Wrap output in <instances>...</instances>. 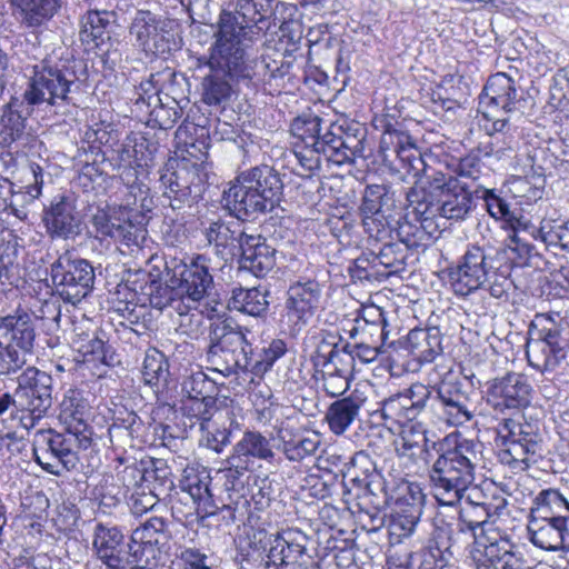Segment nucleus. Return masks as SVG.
Masks as SVG:
<instances>
[{
    "label": "nucleus",
    "instance_id": "nucleus-36",
    "mask_svg": "<svg viewBox=\"0 0 569 569\" xmlns=\"http://www.w3.org/2000/svg\"><path fill=\"white\" fill-rule=\"evenodd\" d=\"M239 250V269L257 278L266 277L276 267L277 250L260 234H247Z\"/></svg>",
    "mask_w": 569,
    "mask_h": 569
},
{
    "label": "nucleus",
    "instance_id": "nucleus-58",
    "mask_svg": "<svg viewBox=\"0 0 569 569\" xmlns=\"http://www.w3.org/2000/svg\"><path fill=\"white\" fill-rule=\"evenodd\" d=\"M411 137L388 126L381 134L379 144V156L385 167L395 168L398 166V159L401 158L403 149L411 146Z\"/></svg>",
    "mask_w": 569,
    "mask_h": 569
},
{
    "label": "nucleus",
    "instance_id": "nucleus-61",
    "mask_svg": "<svg viewBox=\"0 0 569 569\" xmlns=\"http://www.w3.org/2000/svg\"><path fill=\"white\" fill-rule=\"evenodd\" d=\"M163 22L164 20L158 18L151 11L139 10L131 21L129 33L134 38L137 46L144 50L156 32L162 30Z\"/></svg>",
    "mask_w": 569,
    "mask_h": 569
},
{
    "label": "nucleus",
    "instance_id": "nucleus-21",
    "mask_svg": "<svg viewBox=\"0 0 569 569\" xmlns=\"http://www.w3.org/2000/svg\"><path fill=\"white\" fill-rule=\"evenodd\" d=\"M309 537L297 528H288L268 537V569H318L319 563L308 552Z\"/></svg>",
    "mask_w": 569,
    "mask_h": 569
},
{
    "label": "nucleus",
    "instance_id": "nucleus-39",
    "mask_svg": "<svg viewBox=\"0 0 569 569\" xmlns=\"http://www.w3.org/2000/svg\"><path fill=\"white\" fill-rule=\"evenodd\" d=\"M90 406L84 392L77 388L64 391L59 405L58 419L66 430L91 438V430L87 423Z\"/></svg>",
    "mask_w": 569,
    "mask_h": 569
},
{
    "label": "nucleus",
    "instance_id": "nucleus-22",
    "mask_svg": "<svg viewBox=\"0 0 569 569\" xmlns=\"http://www.w3.org/2000/svg\"><path fill=\"white\" fill-rule=\"evenodd\" d=\"M325 159L335 164L353 162L356 158H367V128L358 121L343 120L327 124Z\"/></svg>",
    "mask_w": 569,
    "mask_h": 569
},
{
    "label": "nucleus",
    "instance_id": "nucleus-64",
    "mask_svg": "<svg viewBox=\"0 0 569 569\" xmlns=\"http://www.w3.org/2000/svg\"><path fill=\"white\" fill-rule=\"evenodd\" d=\"M146 482L153 492L166 498L174 489L172 472L167 462L162 459H152L147 468Z\"/></svg>",
    "mask_w": 569,
    "mask_h": 569
},
{
    "label": "nucleus",
    "instance_id": "nucleus-15",
    "mask_svg": "<svg viewBox=\"0 0 569 569\" xmlns=\"http://www.w3.org/2000/svg\"><path fill=\"white\" fill-rule=\"evenodd\" d=\"M36 327L31 315L17 311L0 317V376H10L23 368L33 355Z\"/></svg>",
    "mask_w": 569,
    "mask_h": 569
},
{
    "label": "nucleus",
    "instance_id": "nucleus-1",
    "mask_svg": "<svg viewBox=\"0 0 569 569\" xmlns=\"http://www.w3.org/2000/svg\"><path fill=\"white\" fill-rule=\"evenodd\" d=\"M408 218L399 236L410 248L430 247L446 220H463L471 210L472 192L452 174L441 172L428 187H412L406 193Z\"/></svg>",
    "mask_w": 569,
    "mask_h": 569
},
{
    "label": "nucleus",
    "instance_id": "nucleus-51",
    "mask_svg": "<svg viewBox=\"0 0 569 569\" xmlns=\"http://www.w3.org/2000/svg\"><path fill=\"white\" fill-rule=\"evenodd\" d=\"M269 292L260 288H233L228 300V309L241 313L260 317L268 310Z\"/></svg>",
    "mask_w": 569,
    "mask_h": 569
},
{
    "label": "nucleus",
    "instance_id": "nucleus-24",
    "mask_svg": "<svg viewBox=\"0 0 569 569\" xmlns=\"http://www.w3.org/2000/svg\"><path fill=\"white\" fill-rule=\"evenodd\" d=\"M271 2L272 0H237L236 12H220L216 32L222 30L224 14H229L231 27L234 29V40H239L240 43L253 42L269 28L267 14L271 10Z\"/></svg>",
    "mask_w": 569,
    "mask_h": 569
},
{
    "label": "nucleus",
    "instance_id": "nucleus-52",
    "mask_svg": "<svg viewBox=\"0 0 569 569\" xmlns=\"http://www.w3.org/2000/svg\"><path fill=\"white\" fill-rule=\"evenodd\" d=\"M531 387L528 378L519 372L508 371L500 379V406L508 409H521L530 402Z\"/></svg>",
    "mask_w": 569,
    "mask_h": 569
},
{
    "label": "nucleus",
    "instance_id": "nucleus-50",
    "mask_svg": "<svg viewBox=\"0 0 569 569\" xmlns=\"http://www.w3.org/2000/svg\"><path fill=\"white\" fill-rule=\"evenodd\" d=\"M396 192L387 184H368L362 193L360 212L363 216L388 217L397 209Z\"/></svg>",
    "mask_w": 569,
    "mask_h": 569
},
{
    "label": "nucleus",
    "instance_id": "nucleus-42",
    "mask_svg": "<svg viewBox=\"0 0 569 569\" xmlns=\"http://www.w3.org/2000/svg\"><path fill=\"white\" fill-rule=\"evenodd\" d=\"M356 503L353 512L357 515L361 528L369 533H376L385 528L387 521V495L377 491V498L371 493L355 492Z\"/></svg>",
    "mask_w": 569,
    "mask_h": 569
},
{
    "label": "nucleus",
    "instance_id": "nucleus-59",
    "mask_svg": "<svg viewBox=\"0 0 569 569\" xmlns=\"http://www.w3.org/2000/svg\"><path fill=\"white\" fill-rule=\"evenodd\" d=\"M100 162L108 166L111 171H118L119 174L127 169L139 170L137 166V149H133L130 133L121 141L119 140L101 154Z\"/></svg>",
    "mask_w": 569,
    "mask_h": 569
},
{
    "label": "nucleus",
    "instance_id": "nucleus-17",
    "mask_svg": "<svg viewBox=\"0 0 569 569\" xmlns=\"http://www.w3.org/2000/svg\"><path fill=\"white\" fill-rule=\"evenodd\" d=\"M52 377L36 367H28L18 378L17 409L23 429L30 430L52 406Z\"/></svg>",
    "mask_w": 569,
    "mask_h": 569
},
{
    "label": "nucleus",
    "instance_id": "nucleus-16",
    "mask_svg": "<svg viewBox=\"0 0 569 569\" xmlns=\"http://www.w3.org/2000/svg\"><path fill=\"white\" fill-rule=\"evenodd\" d=\"M50 278L56 293L76 306L92 292L96 273L89 260L67 250L51 263Z\"/></svg>",
    "mask_w": 569,
    "mask_h": 569
},
{
    "label": "nucleus",
    "instance_id": "nucleus-60",
    "mask_svg": "<svg viewBox=\"0 0 569 569\" xmlns=\"http://www.w3.org/2000/svg\"><path fill=\"white\" fill-rule=\"evenodd\" d=\"M496 93L495 76H491L479 96L477 109L479 126L488 136H493L498 131V102Z\"/></svg>",
    "mask_w": 569,
    "mask_h": 569
},
{
    "label": "nucleus",
    "instance_id": "nucleus-46",
    "mask_svg": "<svg viewBox=\"0 0 569 569\" xmlns=\"http://www.w3.org/2000/svg\"><path fill=\"white\" fill-rule=\"evenodd\" d=\"M408 348L420 363L432 362L442 353V335L438 327L416 328L408 333Z\"/></svg>",
    "mask_w": 569,
    "mask_h": 569
},
{
    "label": "nucleus",
    "instance_id": "nucleus-33",
    "mask_svg": "<svg viewBox=\"0 0 569 569\" xmlns=\"http://www.w3.org/2000/svg\"><path fill=\"white\" fill-rule=\"evenodd\" d=\"M211 477L206 468L187 467L179 480V487L196 506L197 516L201 519L214 516L221 510L210 489Z\"/></svg>",
    "mask_w": 569,
    "mask_h": 569
},
{
    "label": "nucleus",
    "instance_id": "nucleus-56",
    "mask_svg": "<svg viewBox=\"0 0 569 569\" xmlns=\"http://www.w3.org/2000/svg\"><path fill=\"white\" fill-rule=\"evenodd\" d=\"M170 377L169 361L163 352L152 349L146 353L142 366V378L158 395L163 392Z\"/></svg>",
    "mask_w": 569,
    "mask_h": 569
},
{
    "label": "nucleus",
    "instance_id": "nucleus-25",
    "mask_svg": "<svg viewBox=\"0 0 569 569\" xmlns=\"http://www.w3.org/2000/svg\"><path fill=\"white\" fill-rule=\"evenodd\" d=\"M426 496L418 483H407L402 493L396 499L390 515L387 533L391 545L399 543L402 538L409 537L418 525Z\"/></svg>",
    "mask_w": 569,
    "mask_h": 569
},
{
    "label": "nucleus",
    "instance_id": "nucleus-57",
    "mask_svg": "<svg viewBox=\"0 0 569 569\" xmlns=\"http://www.w3.org/2000/svg\"><path fill=\"white\" fill-rule=\"evenodd\" d=\"M119 140V132L114 124L99 121L89 126L82 136L81 149L89 151L91 156H98L104 152L102 147L111 148Z\"/></svg>",
    "mask_w": 569,
    "mask_h": 569
},
{
    "label": "nucleus",
    "instance_id": "nucleus-20",
    "mask_svg": "<svg viewBox=\"0 0 569 569\" xmlns=\"http://www.w3.org/2000/svg\"><path fill=\"white\" fill-rule=\"evenodd\" d=\"M495 482L481 485L492 486ZM483 488H481L482 490ZM480 488H473L471 495L467 497L468 503L472 506L475 519H463L461 512L460 518L466 527L473 532L477 557V569H498V527L496 520H491L489 505L486 501H473L472 497H477Z\"/></svg>",
    "mask_w": 569,
    "mask_h": 569
},
{
    "label": "nucleus",
    "instance_id": "nucleus-18",
    "mask_svg": "<svg viewBox=\"0 0 569 569\" xmlns=\"http://www.w3.org/2000/svg\"><path fill=\"white\" fill-rule=\"evenodd\" d=\"M313 362V379L329 397L342 396L353 375L352 357L339 349L338 343L323 339L318 346Z\"/></svg>",
    "mask_w": 569,
    "mask_h": 569
},
{
    "label": "nucleus",
    "instance_id": "nucleus-37",
    "mask_svg": "<svg viewBox=\"0 0 569 569\" xmlns=\"http://www.w3.org/2000/svg\"><path fill=\"white\" fill-rule=\"evenodd\" d=\"M412 218H408V212L403 216V221L397 222L396 239L382 243L378 251L371 250L373 264L382 267L385 270L380 271L382 278L402 272L406 269L409 252H423L428 247L410 248L405 239L399 236L401 226Z\"/></svg>",
    "mask_w": 569,
    "mask_h": 569
},
{
    "label": "nucleus",
    "instance_id": "nucleus-63",
    "mask_svg": "<svg viewBox=\"0 0 569 569\" xmlns=\"http://www.w3.org/2000/svg\"><path fill=\"white\" fill-rule=\"evenodd\" d=\"M254 503L257 510L268 508L278 497L277 483L268 476L254 475L247 490V498Z\"/></svg>",
    "mask_w": 569,
    "mask_h": 569
},
{
    "label": "nucleus",
    "instance_id": "nucleus-47",
    "mask_svg": "<svg viewBox=\"0 0 569 569\" xmlns=\"http://www.w3.org/2000/svg\"><path fill=\"white\" fill-rule=\"evenodd\" d=\"M365 399L351 393L348 397L333 401L327 409L325 420L329 429L336 436L343 435L347 429L359 418Z\"/></svg>",
    "mask_w": 569,
    "mask_h": 569
},
{
    "label": "nucleus",
    "instance_id": "nucleus-4",
    "mask_svg": "<svg viewBox=\"0 0 569 569\" xmlns=\"http://www.w3.org/2000/svg\"><path fill=\"white\" fill-rule=\"evenodd\" d=\"M431 395L428 386L416 382L383 399L380 408L372 413L375 417L379 416L385 423L401 427L396 446L398 457L413 459L432 448L433 441L429 440L426 426L416 421L426 410Z\"/></svg>",
    "mask_w": 569,
    "mask_h": 569
},
{
    "label": "nucleus",
    "instance_id": "nucleus-19",
    "mask_svg": "<svg viewBox=\"0 0 569 569\" xmlns=\"http://www.w3.org/2000/svg\"><path fill=\"white\" fill-rule=\"evenodd\" d=\"M210 259L204 254L189 258L170 257L162 262L167 280L177 283L184 300L199 302L213 287V277L209 271Z\"/></svg>",
    "mask_w": 569,
    "mask_h": 569
},
{
    "label": "nucleus",
    "instance_id": "nucleus-27",
    "mask_svg": "<svg viewBox=\"0 0 569 569\" xmlns=\"http://www.w3.org/2000/svg\"><path fill=\"white\" fill-rule=\"evenodd\" d=\"M92 548L108 569H138L132 542L124 541V536L117 526L98 522L93 529Z\"/></svg>",
    "mask_w": 569,
    "mask_h": 569
},
{
    "label": "nucleus",
    "instance_id": "nucleus-43",
    "mask_svg": "<svg viewBox=\"0 0 569 569\" xmlns=\"http://www.w3.org/2000/svg\"><path fill=\"white\" fill-rule=\"evenodd\" d=\"M253 469L254 461L272 462L276 458L270 439L259 431L247 430L242 438L233 446L230 455Z\"/></svg>",
    "mask_w": 569,
    "mask_h": 569
},
{
    "label": "nucleus",
    "instance_id": "nucleus-9",
    "mask_svg": "<svg viewBox=\"0 0 569 569\" xmlns=\"http://www.w3.org/2000/svg\"><path fill=\"white\" fill-rule=\"evenodd\" d=\"M249 330L231 319H218L209 327L206 360L208 369L223 377L250 372L251 342Z\"/></svg>",
    "mask_w": 569,
    "mask_h": 569
},
{
    "label": "nucleus",
    "instance_id": "nucleus-34",
    "mask_svg": "<svg viewBox=\"0 0 569 569\" xmlns=\"http://www.w3.org/2000/svg\"><path fill=\"white\" fill-rule=\"evenodd\" d=\"M176 78V72L167 68L162 71L150 73L139 86L134 87L132 97L130 98L131 113L133 117L143 121L146 112L157 102L161 101L163 93H167V91L171 89Z\"/></svg>",
    "mask_w": 569,
    "mask_h": 569
},
{
    "label": "nucleus",
    "instance_id": "nucleus-26",
    "mask_svg": "<svg viewBox=\"0 0 569 569\" xmlns=\"http://www.w3.org/2000/svg\"><path fill=\"white\" fill-rule=\"evenodd\" d=\"M114 23V13L111 11L90 10L80 21V41L88 50H94L106 61L116 62L120 58L111 33Z\"/></svg>",
    "mask_w": 569,
    "mask_h": 569
},
{
    "label": "nucleus",
    "instance_id": "nucleus-40",
    "mask_svg": "<svg viewBox=\"0 0 569 569\" xmlns=\"http://www.w3.org/2000/svg\"><path fill=\"white\" fill-rule=\"evenodd\" d=\"M348 475L352 485V488L348 489L349 493L353 489L356 492L371 493L376 498L377 491L383 493L382 476L378 471L376 462L366 450L357 451L352 456Z\"/></svg>",
    "mask_w": 569,
    "mask_h": 569
},
{
    "label": "nucleus",
    "instance_id": "nucleus-10",
    "mask_svg": "<svg viewBox=\"0 0 569 569\" xmlns=\"http://www.w3.org/2000/svg\"><path fill=\"white\" fill-rule=\"evenodd\" d=\"M247 43L237 40V56L228 60L233 71L242 76L253 87H262L269 93H280L287 84H292L295 79L297 48L283 50L276 49L263 52L260 57L249 59Z\"/></svg>",
    "mask_w": 569,
    "mask_h": 569
},
{
    "label": "nucleus",
    "instance_id": "nucleus-31",
    "mask_svg": "<svg viewBox=\"0 0 569 569\" xmlns=\"http://www.w3.org/2000/svg\"><path fill=\"white\" fill-rule=\"evenodd\" d=\"M279 450L290 462H302L316 456L321 446L319 432L290 423H282L277 430Z\"/></svg>",
    "mask_w": 569,
    "mask_h": 569
},
{
    "label": "nucleus",
    "instance_id": "nucleus-54",
    "mask_svg": "<svg viewBox=\"0 0 569 569\" xmlns=\"http://www.w3.org/2000/svg\"><path fill=\"white\" fill-rule=\"evenodd\" d=\"M172 88L163 93L160 102H157L146 112L143 121L152 128L168 130L174 127L177 121L182 117L183 109L180 102L171 93Z\"/></svg>",
    "mask_w": 569,
    "mask_h": 569
},
{
    "label": "nucleus",
    "instance_id": "nucleus-49",
    "mask_svg": "<svg viewBox=\"0 0 569 569\" xmlns=\"http://www.w3.org/2000/svg\"><path fill=\"white\" fill-rule=\"evenodd\" d=\"M503 426L500 429V445L506 447L500 449V462L509 463L510 458L526 456L529 452V432H525L519 420L513 418H503Z\"/></svg>",
    "mask_w": 569,
    "mask_h": 569
},
{
    "label": "nucleus",
    "instance_id": "nucleus-3",
    "mask_svg": "<svg viewBox=\"0 0 569 569\" xmlns=\"http://www.w3.org/2000/svg\"><path fill=\"white\" fill-rule=\"evenodd\" d=\"M496 371L495 362H482L476 367V372L470 377H462L460 371L448 369L440 375V380L435 385L439 401L440 418L450 426H462L472 419L470 398L465 389V379H477L482 388L480 402V419L478 423L487 426L496 421L495 412L498 409V378L491 373Z\"/></svg>",
    "mask_w": 569,
    "mask_h": 569
},
{
    "label": "nucleus",
    "instance_id": "nucleus-45",
    "mask_svg": "<svg viewBox=\"0 0 569 569\" xmlns=\"http://www.w3.org/2000/svg\"><path fill=\"white\" fill-rule=\"evenodd\" d=\"M397 161L398 166L389 168V170L400 174L402 180L408 177L416 179V184L420 183L419 187H428L432 178L440 176L442 172L426 162L413 142L409 148L403 149L401 158Z\"/></svg>",
    "mask_w": 569,
    "mask_h": 569
},
{
    "label": "nucleus",
    "instance_id": "nucleus-53",
    "mask_svg": "<svg viewBox=\"0 0 569 569\" xmlns=\"http://www.w3.org/2000/svg\"><path fill=\"white\" fill-rule=\"evenodd\" d=\"M33 110L34 107L29 104L23 97L11 99L1 118L6 142H13L22 136L26 121L33 113Z\"/></svg>",
    "mask_w": 569,
    "mask_h": 569
},
{
    "label": "nucleus",
    "instance_id": "nucleus-11",
    "mask_svg": "<svg viewBox=\"0 0 569 569\" xmlns=\"http://www.w3.org/2000/svg\"><path fill=\"white\" fill-rule=\"evenodd\" d=\"M78 89L74 72L42 62L32 68L22 97L32 107H43L57 116H67L77 108L74 93Z\"/></svg>",
    "mask_w": 569,
    "mask_h": 569
},
{
    "label": "nucleus",
    "instance_id": "nucleus-14",
    "mask_svg": "<svg viewBox=\"0 0 569 569\" xmlns=\"http://www.w3.org/2000/svg\"><path fill=\"white\" fill-rule=\"evenodd\" d=\"M449 280L457 296L465 297L479 288H488L492 297H498V248L489 242L473 246L450 270Z\"/></svg>",
    "mask_w": 569,
    "mask_h": 569
},
{
    "label": "nucleus",
    "instance_id": "nucleus-41",
    "mask_svg": "<svg viewBox=\"0 0 569 569\" xmlns=\"http://www.w3.org/2000/svg\"><path fill=\"white\" fill-rule=\"evenodd\" d=\"M201 443L207 448L221 452L230 445L233 431L240 430V423L231 409L224 408L216 412V416L208 422H201Z\"/></svg>",
    "mask_w": 569,
    "mask_h": 569
},
{
    "label": "nucleus",
    "instance_id": "nucleus-12",
    "mask_svg": "<svg viewBox=\"0 0 569 569\" xmlns=\"http://www.w3.org/2000/svg\"><path fill=\"white\" fill-rule=\"evenodd\" d=\"M162 204L186 212L199 202L207 179L206 166L192 158H169L159 171Z\"/></svg>",
    "mask_w": 569,
    "mask_h": 569
},
{
    "label": "nucleus",
    "instance_id": "nucleus-35",
    "mask_svg": "<svg viewBox=\"0 0 569 569\" xmlns=\"http://www.w3.org/2000/svg\"><path fill=\"white\" fill-rule=\"evenodd\" d=\"M148 279L141 286V293L148 298L149 305L158 310L172 308L174 311H184V297H182L177 283L167 280L166 269L151 264L147 272Z\"/></svg>",
    "mask_w": 569,
    "mask_h": 569
},
{
    "label": "nucleus",
    "instance_id": "nucleus-23",
    "mask_svg": "<svg viewBox=\"0 0 569 569\" xmlns=\"http://www.w3.org/2000/svg\"><path fill=\"white\" fill-rule=\"evenodd\" d=\"M170 525L162 517H151L131 535L133 559L138 569H156L160 555L169 548Z\"/></svg>",
    "mask_w": 569,
    "mask_h": 569
},
{
    "label": "nucleus",
    "instance_id": "nucleus-44",
    "mask_svg": "<svg viewBox=\"0 0 569 569\" xmlns=\"http://www.w3.org/2000/svg\"><path fill=\"white\" fill-rule=\"evenodd\" d=\"M327 124L323 120L311 112L302 113L295 118L290 124V132L297 140L295 147L298 148L299 143L312 148H318L325 156V140L327 138Z\"/></svg>",
    "mask_w": 569,
    "mask_h": 569
},
{
    "label": "nucleus",
    "instance_id": "nucleus-62",
    "mask_svg": "<svg viewBox=\"0 0 569 569\" xmlns=\"http://www.w3.org/2000/svg\"><path fill=\"white\" fill-rule=\"evenodd\" d=\"M287 352V343L282 339H273L268 347L256 353L251 348L250 373L257 377L271 370L274 362Z\"/></svg>",
    "mask_w": 569,
    "mask_h": 569
},
{
    "label": "nucleus",
    "instance_id": "nucleus-8",
    "mask_svg": "<svg viewBox=\"0 0 569 569\" xmlns=\"http://www.w3.org/2000/svg\"><path fill=\"white\" fill-rule=\"evenodd\" d=\"M527 359L541 372H555L569 383V322L559 315L536 317L528 343Z\"/></svg>",
    "mask_w": 569,
    "mask_h": 569
},
{
    "label": "nucleus",
    "instance_id": "nucleus-28",
    "mask_svg": "<svg viewBox=\"0 0 569 569\" xmlns=\"http://www.w3.org/2000/svg\"><path fill=\"white\" fill-rule=\"evenodd\" d=\"M201 232L216 253L224 261L236 254L244 237L248 234L241 224L217 213L201 221Z\"/></svg>",
    "mask_w": 569,
    "mask_h": 569
},
{
    "label": "nucleus",
    "instance_id": "nucleus-38",
    "mask_svg": "<svg viewBox=\"0 0 569 569\" xmlns=\"http://www.w3.org/2000/svg\"><path fill=\"white\" fill-rule=\"evenodd\" d=\"M66 0H9L12 16L20 26L40 29L61 10Z\"/></svg>",
    "mask_w": 569,
    "mask_h": 569
},
{
    "label": "nucleus",
    "instance_id": "nucleus-29",
    "mask_svg": "<svg viewBox=\"0 0 569 569\" xmlns=\"http://www.w3.org/2000/svg\"><path fill=\"white\" fill-rule=\"evenodd\" d=\"M43 222L51 238L74 239L81 232V218L71 196L58 194L43 211Z\"/></svg>",
    "mask_w": 569,
    "mask_h": 569
},
{
    "label": "nucleus",
    "instance_id": "nucleus-55",
    "mask_svg": "<svg viewBox=\"0 0 569 569\" xmlns=\"http://www.w3.org/2000/svg\"><path fill=\"white\" fill-rule=\"evenodd\" d=\"M118 177L127 189L126 206H134L149 211L152 199L149 197L150 188L146 182L147 172H144V169H127Z\"/></svg>",
    "mask_w": 569,
    "mask_h": 569
},
{
    "label": "nucleus",
    "instance_id": "nucleus-30",
    "mask_svg": "<svg viewBox=\"0 0 569 569\" xmlns=\"http://www.w3.org/2000/svg\"><path fill=\"white\" fill-rule=\"evenodd\" d=\"M320 296V284L316 280L298 281L289 287L286 307L292 332H299L312 318Z\"/></svg>",
    "mask_w": 569,
    "mask_h": 569
},
{
    "label": "nucleus",
    "instance_id": "nucleus-48",
    "mask_svg": "<svg viewBox=\"0 0 569 569\" xmlns=\"http://www.w3.org/2000/svg\"><path fill=\"white\" fill-rule=\"evenodd\" d=\"M72 343L79 355L78 361L89 368L98 370L101 366L112 365L113 355L110 352V346L96 332L78 335Z\"/></svg>",
    "mask_w": 569,
    "mask_h": 569
},
{
    "label": "nucleus",
    "instance_id": "nucleus-32",
    "mask_svg": "<svg viewBox=\"0 0 569 569\" xmlns=\"http://www.w3.org/2000/svg\"><path fill=\"white\" fill-rule=\"evenodd\" d=\"M226 468L220 469L218 473L223 479V488L228 492L229 503L221 506V511H227L231 520L236 519V511L239 507L249 503L247 490L253 478L252 468L246 466L242 461L229 456L226 460Z\"/></svg>",
    "mask_w": 569,
    "mask_h": 569
},
{
    "label": "nucleus",
    "instance_id": "nucleus-7",
    "mask_svg": "<svg viewBox=\"0 0 569 569\" xmlns=\"http://www.w3.org/2000/svg\"><path fill=\"white\" fill-rule=\"evenodd\" d=\"M222 30L214 32V41L209 49V56L197 58L198 70L208 69L201 81V100L208 106H221L227 102L232 94L231 79L246 81L242 76L231 70L232 64L228 60H233L237 51V40H234V29L231 27L229 14H224Z\"/></svg>",
    "mask_w": 569,
    "mask_h": 569
},
{
    "label": "nucleus",
    "instance_id": "nucleus-2",
    "mask_svg": "<svg viewBox=\"0 0 569 569\" xmlns=\"http://www.w3.org/2000/svg\"><path fill=\"white\" fill-rule=\"evenodd\" d=\"M500 238L503 237V244L500 247V277L503 281L500 282V305L509 302L510 292L519 288L515 279L511 277V271L517 268H522L532 256L533 246L529 243L528 237L540 239L547 249H560L561 251L569 252V220L559 226L550 227H535L530 221L526 220L522 216H518L511 211L509 204L500 197Z\"/></svg>",
    "mask_w": 569,
    "mask_h": 569
},
{
    "label": "nucleus",
    "instance_id": "nucleus-5",
    "mask_svg": "<svg viewBox=\"0 0 569 569\" xmlns=\"http://www.w3.org/2000/svg\"><path fill=\"white\" fill-rule=\"evenodd\" d=\"M283 186L278 170L268 164L257 166L241 171L229 183L221 202L230 216L238 220H254L280 204Z\"/></svg>",
    "mask_w": 569,
    "mask_h": 569
},
{
    "label": "nucleus",
    "instance_id": "nucleus-13",
    "mask_svg": "<svg viewBox=\"0 0 569 569\" xmlns=\"http://www.w3.org/2000/svg\"><path fill=\"white\" fill-rule=\"evenodd\" d=\"M92 439L71 430L58 432L53 429H39L33 437V457L48 473L60 477L77 469L80 459L78 451L90 447Z\"/></svg>",
    "mask_w": 569,
    "mask_h": 569
},
{
    "label": "nucleus",
    "instance_id": "nucleus-6",
    "mask_svg": "<svg viewBox=\"0 0 569 569\" xmlns=\"http://www.w3.org/2000/svg\"><path fill=\"white\" fill-rule=\"evenodd\" d=\"M432 449L438 457L428 472L430 487L440 505L453 506L475 480L476 445L472 440L446 437L432 442Z\"/></svg>",
    "mask_w": 569,
    "mask_h": 569
}]
</instances>
